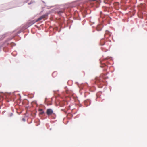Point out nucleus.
<instances>
[{
  "label": "nucleus",
  "mask_w": 147,
  "mask_h": 147,
  "mask_svg": "<svg viewBox=\"0 0 147 147\" xmlns=\"http://www.w3.org/2000/svg\"><path fill=\"white\" fill-rule=\"evenodd\" d=\"M105 15L102 18V23L98 25L97 27V30L98 31H100L103 27V24L106 25V23L109 24L110 21L111 20V18L108 14L105 13Z\"/></svg>",
  "instance_id": "f257e3e1"
},
{
  "label": "nucleus",
  "mask_w": 147,
  "mask_h": 147,
  "mask_svg": "<svg viewBox=\"0 0 147 147\" xmlns=\"http://www.w3.org/2000/svg\"><path fill=\"white\" fill-rule=\"evenodd\" d=\"M91 81H93V83L97 85L99 88H102L103 87V84L101 79L96 77L94 79H92Z\"/></svg>",
  "instance_id": "f03ea898"
},
{
  "label": "nucleus",
  "mask_w": 147,
  "mask_h": 147,
  "mask_svg": "<svg viewBox=\"0 0 147 147\" xmlns=\"http://www.w3.org/2000/svg\"><path fill=\"white\" fill-rule=\"evenodd\" d=\"M72 9H71L70 8H68L67 9L66 11H68L71 14H73V13H72L71 12V11ZM74 14V20H81V18L79 16L78 12L76 10L74 11L73 13V14Z\"/></svg>",
  "instance_id": "7ed1b4c3"
},
{
  "label": "nucleus",
  "mask_w": 147,
  "mask_h": 147,
  "mask_svg": "<svg viewBox=\"0 0 147 147\" xmlns=\"http://www.w3.org/2000/svg\"><path fill=\"white\" fill-rule=\"evenodd\" d=\"M11 2L7 3L4 4H2L0 5V7H7V6H8L9 7H10V8H9L7 9H5V10H7L8 9H9L13 8H15L16 7H18V6H14V5H15V3H11L9 4Z\"/></svg>",
  "instance_id": "20e7f679"
},
{
  "label": "nucleus",
  "mask_w": 147,
  "mask_h": 147,
  "mask_svg": "<svg viewBox=\"0 0 147 147\" xmlns=\"http://www.w3.org/2000/svg\"><path fill=\"white\" fill-rule=\"evenodd\" d=\"M38 111H39V116L41 119H44L47 118L46 112H45L42 109H40L38 110Z\"/></svg>",
  "instance_id": "39448f33"
},
{
  "label": "nucleus",
  "mask_w": 147,
  "mask_h": 147,
  "mask_svg": "<svg viewBox=\"0 0 147 147\" xmlns=\"http://www.w3.org/2000/svg\"><path fill=\"white\" fill-rule=\"evenodd\" d=\"M81 86L83 88L85 86H87L88 87H89V90L90 91L92 92H94L96 90V88L94 86H92L91 87H90L89 86L87 82H86L85 83H82L81 84Z\"/></svg>",
  "instance_id": "423d86ee"
},
{
  "label": "nucleus",
  "mask_w": 147,
  "mask_h": 147,
  "mask_svg": "<svg viewBox=\"0 0 147 147\" xmlns=\"http://www.w3.org/2000/svg\"><path fill=\"white\" fill-rule=\"evenodd\" d=\"M13 38H9L7 39L5 41V43H7V45H10V46L13 47V46H15L16 45V44L13 42H12L9 43H8V42L11 41Z\"/></svg>",
  "instance_id": "0eeeda50"
},
{
  "label": "nucleus",
  "mask_w": 147,
  "mask_h": 147,
  "mask_svg": "<svg viewBox=\"0 0 147 147\" xmlns=\"http://www.w3.org/2000/svg\"><path fill=\"white\" fill-rule=\"evenodd\" d=\"M43 18H42V17L41 16L40 17L38 18L36 20H33L31 22L28 24V26L26 27V28H28L29 27L31 26L32 25L34 24V23H35L36 22H37L38 21H40Z\"/></svg>",
  "instance_id": "6e6552de"
},
{
  "label": "nucleus",
  "mask_w": 147,
  "mask_h": 147,
  "mask_svg": "<svg viewBox=\"0 0 147 147\" xmlns=\"http://www.w3.org/2000/svg\"><path fill=\"white\" fill-rule=\"evenodd\" d=\"M29 101L26 99H24L22 102V104L23 105H25L26 106H25V108L26 109L28 110L29 107V106H27L29 104Z\"/></svg>",
  "instance_id": "1a4fd4ad"
},
{
  "label": "nucleus",
  "mask_w": 147,
  "mask_h": 147,
  "mask_svg": "<svg viewBox=\"0 0 147 147\" xmlns=\"http://www.w3.org/2000/svg\"><path fill=\"white\" fill-rule=\"evenodd\" d=\"M53 110L51 108L47 109L46 112V115H47L48 116H50L52 115L53 113Z\"/></svg>",
  "instance_id": "9d476101"
},
{
  "label": "nucleus",
  "mask_w": 147,
  "mask_h": 147,
  "mask_svg": "<svg viewBox=\"0 0 147 147\" xmlns=\"http://www.w3.org/2000/svg\"><path fill=\"white\" fill-rule=\"evenodd\" d=\"M100 67L102 68L103 69V70L104 71H106L107 70L108 67V66L107 65L106 63H101Z\"/></svg>",
  "instance_id": "9b49d317"
},
{
  "label": "nucleus",
  "mask_w": 147,
  "mask_h": 147,
  "mask_svg": "<svg viewBox=\"0 0 147 147\" xmlns=\"http://www.w3.org/2000/svg\"><path fill=\"white\" fill-rule=\"evenodd\" d=\"M91 100L90 99H87L84 101V104L86 107L89 106L91 103Z\"/></svg>",
  "instance_id": "f8f14e48"
},
{
  "label": "nucleus",
  "mask_w": 147,
  "mask_h": 147,
  "mask_svg": "<svg viewBox=\"0 0 147 147\" xmlns=\"http://www.w3.org/2000/svg\"><path fill=\"white\" fill-rule=\"evenodd\" d=\"M111 32L108 30H106L105 31V38H108L111 36Z\"/></svg>",
  "instance_id": "ddd939ff"
},
{
  "label": "nucleus",
  "mask_w": 147,
  "mask_h": 147,
  "mask_svg": "<svg viewBox=\"0 0 147 147\" xmlns=\"http://www.w3.org/2000/svg\"><path fill=\"white\" fill-rule=\"evenodd\" d=\"M57 12H58V14H59V15L61 16H62V20H63V21H64L65 20V18L63 16H62V14H63V11L61 10H59L57 11Z\"/></svg>",
  "instance_id": "4468645a"
},
{
  "label": "nucleus",
  "mask_w": 147,
  "mask_h": 147,
  "mask_svg": "<svg viewBox=\"0 0 147 147\" xmlns=\"http://www.w3.org/2000/svg\"><path fill=\"white\" fill-rule=\"evenodd\" d=\"M20 0H16L15 1H12L11 2V3L9 4H13L15 3L16 4H18L20 3Z\"/></svg>",
  "instance_id": "2eb2a0df"
},
{
  "label": "nucleus",
  "mask_w": 147,
  "mask_h": 147,
  "mask_svg": "<svg viewBox=\"0 0 147 147\" xmlns=\"http://www.w3.org/2000/svg\"><path fill=\"white\" fill-rule=\"evenodd\" d=\"M66 114L67 118L69 119H71L73 116V115L70 113H69L68 114L67 113Z\"/></svg>",
  "instance_id": "dca6fc26"
},
{
  "label": "nucleus",
  "mask_w": 147,
  "mask_h": 147,
  "mask_svg": "<svg viewBox=\"0 0 147 147\" xmlns=\"http://www.w3.org/2000/svg\"><path fill=\"white\" fill-rule=\"evenodd\" d=\"M7 34L6 33L0 36V41L3 40L7 36Z\"/></svg>",
  "instance_id": "f3484780"
},
{
  "label": "nucleus",
  "mask_w": 147,
  "mask_h": 147,
  "mask_svg": "<svg viewBox=\"0 0 147 147\" xmlns=\"http://www.w3.org/2000/svg\"><path fill=\"white\" fill-rule=\"evenodd\" d=\"M22 30H19L17 33H16L15 34V36H17L18 37L20 38L19 40L21 39V37L19 35H18V34L21 33L22 32Z\"/></svg>",
  "instance_id": "a211bd4d"
},
{
  "label": "nucleus",
  "mask_w": 147,
  "mask_h": 147,
  "mask_svg": "<svg viewBox=\"0 0 147 147\" xmlns=\"http://www.w3.org/2000/svg\"><path fill=\"white\" fill-rule=\"evenodd\" d=\"M82 13L84 18H85L86 17V15L88 14V13L85 10H84L83 11H82Z\"/></svg>",
  "instance_id": "6ab92c4d"
},
{
  "label": "nucleus",
  "mask_w": 147,
  "mask_h": 147,
  "mask_svg": "<svg viewBox=\"0 0 147 147\" xmlns=\"http://www.w3.org/2000/svg\"><path fill=\"white\" fill-rule=\"evenodd\" d=\"M105 40L103 38L100 40V45L101 46H103L105 44Z\"/></svg>",
  "instance_id": "aec40b11"
},
{
  "label": "nucleus",
  "mask_w": 147,
  "mask_h": 147,
  "mask_svg": "<svg viewBox=\"0 0 147 147\" xmlns=\"http://www.w3.org/2000/svg\"><path fill=\"white\" fill-rule=\"evenodd\" d=\"M112 59V57L108 56L104 58V61H105L106 60H111Z\"/></svg>",
  "instance_id": "412c9836"
},
{
  "label": "nucleus",
  "mask_w": 147,
  "mask_h": 147,
  "mask_svg": "<svg viewBox=\"0 0 147 147\" xmlns=\"http://www.w3.org/2000/svg\"><path fill=\"white\" fill-rule=\"evenodd\" d=\"M37 111L36 109L35 110V112L34 113H31V115H32L33 117H35L36 115V113Z\"/></svg>",
  "instance_id": "4be33fe9"
},
{
  "label": "nucleus",
  "mask_w": 147,
  "mask_h": 147,
  "mask_svg": "<svg viewBox=\"0 0 147 147\" xmlns=\"http://www.w3.org/2000/svg\"><path fill=\"white\" fill-rule=\"evenodd\" d=\"M102 92L99 91L96 94V95L97 96V97H98V98H100L101 96V94H102Z\"/></svg>",
  "instance_id": "5701e85b"
},
{
  "label": "nucleus",
  "mask_w": 147,
  "mask_h": 147,
  "mask_svg": "<svg viewBox=\"0 0 147 147\" xmlns=\"http://www.w3.org/2000/svg\"><path fill=\"white\" fill-rule=\"evenodd\" d=\"M103 9L105 11H107L108 12L109 11V9L107 7H104Z\"/></svg>",
  "instance_id": "b1692460"
},
{
  "label": "nucleus",
  "mask_w": 147,
  "mask_h": 147,
  "mask_svg": "<svg viewBox=\"0 0 147 147\" xmlns=\"http://www.w3.org/2000/svg\"><path fill=\"white\" fill-rule=\"evenodd\" d=\"M47 15L46 13L42 15L41 16L42 17L43 19H47L48 17V16H47Z\"/></svg>",
  "instance_id": "393cba45"
},
{
  "label": "nucleus",
  "mask_w": 147,
  "mask_h": 147,
  "mask_svg": "<svg viewBox=\"0 0 147 147\" xmlns=\"http://www.w3.org/2000/svg\"><path fill=\"white\" fill-rule=\"evenodd\" d=\"M53 12V11H49L47 12L46 13L47 15L48 16V15Z\"/></svg>",
  "instance_id": "a878e982"
},
{
  "label": "nucleus",
  "mask_w": 147,
  "mask_h": 147,
  "mask_svg": "<svg viewBox=\"0 0 147 147\" xmlns=\"http://www.w3.org/2000/svg\"><path fill=\"white\" fill-rule=\"evenodd\" d=\"M52 118L53 119H55V118L56 115L55 113L53 112V113L52 114Z\"/></svg>",
  "instance_id": "bb28decb"
},
{
  "label": "nucleus",
  "mask_w": 147,
  "mask_h": 147,
  "mask_svg": "<svg viewBox=\"0 0 147 147\" xmlns=\"http://www.w3.org/2000/svg\"><path fill=\"white\" fill-rule=\"evenodd\" d=\"M53 92H54V94L55 96V95H56V96H59V94L56 93V91L54 90L53 91Z\"/></svg>",
  "instance_id": "cd10ccee"
},
{
  "label": "nucleus",
  "mask_w": 147,
  "mask_h": 147,
  "mask_svg": "<svg viewBox=\"0 0 147 147\" xmlns=\"http://www.w3.org/2000/svg\"><path fill=\"white\" fill-rule=\"evenodd\" d=\"M56 72H54L52 74V76L53 77H54L56 75Z\"/></svg>",
  "instance_id": "c85d7f7f"
},
{
  "label": "nucleus",
  "mask_w": 147,
  "mask_h": 147,
  "mask_svg": "<svg viewBox=\"0 0 147 147\" xmlns=\"http://www.w3.org/2000/svg\"><path fill=\"white\" fill-rule=\"evenodd\" d=\"M34 104V105H35L36 106H38V104L37 103V102L36 101H34L32 102Z\"/></svg>",
  "instance_id": "c756f323"
},
{
  "label": "nucleus",
  "mask_w": 147,
  "mask_h": 147,
  "mask_svg": "<svg viewBox=\"0 0 147 147\" xmlns=\"http://www.w3.org/2000/svg\"><path fill=\"white\" fill-rule=\"evenodd\" d=\"M61 111L64 112L65 114H67V111H65L64 109H61Z\"/></svg>",
  "instance_id": "7c9ffc66"
},
{
  "label": "nucleus",
  "mask_w": 147,
  "mask_h": 147,
  "mask_svg": "<svg viewBox=\"0 0 147 147\" xmlns=\"http://www.w3.org/2000/svg\"><path fill=\"white\" fill-rule=\"evenodd\" d=\"M86 93H87L88 94H90V93L88 92H86L85 94V97H86Z\"/></svg>",
  "instance_id": "2f4dec72"
},
{
  "label": "nucleus",
  "mask_w": 147,
  "mask_h": 147,
  "mask_svg": "<svg viewBox=\"0 0 147 147\" xmlns=\"http://www.w3.org/2000/svg\"><path fill=\"white\" fill-rule=\"evenodd\" d=\"M33 1L32 2V1H31L30 3H28V5H31V4H32V3H33Z\"/></svg>",
  "instance_id": "473e14b6"
},
{
  "label": "nucleus",
  "mask_w": 147,
  "mask_h": 147,
  "mask_svg": "<svg viewBox=\"0 0 147 147\" xmlns=\"http://www.w3.org/2000/svg\"><path fill=\"white\" fill-rule=\"evenodd\" d=\"M91 22L90 21V24L91 25H92L93 24H94V22H92V24H91Z\"/></svg>",
  "instance_id": "72a5a7b5"
},
{
  "label": "nucleus",
  "mask_w": 147,
  "mask_h": 147,
  "mask_svg": "<svg viewBox=\"0 0 147 147\" xmlns=\"http://www.w3.org/2000/svg\"><path fill=\"white\" fill-rule=\"evenodd\" d=\"M13 115V113H11L10 115V117H11Z\"/></svg>",
  "instance_id": "f704fd0d"
},
{
  "label": "nucleus",
  "mask_w": 147,
  "mask_h": 147,
  "mask_svg": "<svg viewBox=\"0 0 147 147\" xmlns=\"http://www.w3.org/2000/svg\"><path fill=\"white\" fill-rule=\"evenodd\" d=\"M22 120L24 122H25L26 121V119L25 118H24L22 119Z\"/></svg>",
  "instance_id": "c9c22d12"
},
{
  "label": "nucleus",
  "mask_w": 147,
  "mask_h": 147,
  "mask_svg": "<svg viewBox=\"0 0 147 147\" xmlns=\"http://www.w3.org/2000/svg\"><path fill=\"white\" fill-rule=\"evenodd\" d=\"M25 116H26V117H28V112H27V113H26V114L25 115Z\"/></svg>",
  "instance_id": "e433bc0d"
},
{
  "label": "nucleus",
  "mask_w": 147,
  "mask_h": 147,
  "mask_svg": "<svg viewBox=\"0 0 147 147\" xmlns=\"http://www.w3.org/2000/svg\"><path fill=\"white\" fill-rule=\"evenodd\" d=\"M101 49L102 50V51H105V52L107 51L104 50L103 48L102 47H101Z\"/></svg>",
  "instance_id": "4c0bfd02"
},
{
  "label": "nucleus",
  "mask_w": 147,
  "mask_h": 147,
  "mask_svg": "<svg viewBox=\"0 0 147 147\" xmlns=\"http://www.w3.org/2000/svg\"><path fill=\"white\" fill-rule=\"evenodd\" d=\"M29 0H27V1H25L24 2V3H27L28 1H29Z\"/></svg>",
  "instance_id": "58836bf2"
},
{
  "label": "nucleus",
  "mask_w": 147,
  "mask_h": 147,
  "mask_svg": "<svg viewBox=\"0 0 147 147\" xmlns=\"http://www.w3.org/2000/svg\"><path fill=\"white\" fill-rule=\"evenodd\" d=\"M70 22L71 23H73V20H70Z\"/></svg>",
  "instance_id": "ea45409f"
},
{
  "label": "nucleus",
  "mask_w": 147,
  "mask_h": 147,
  "mask_svg": "<svg viewBox=\"0 0 147 147\" xmlns=\"http://www.w3.org/2000/svg\"><path fill=\"white\" fill-rule=\"evenodd\" d=\"M54 9H52L51 11H53V12L54 11Z\"/></svg>",
  "instance_id": "a19ab883"
},
{
  "label": "nucleus",
  "mask_w": 147,
  "mask_h": 147,
  "mask_svg": "<svg viewBox=\"0 0 147 147\" xmlns=\"http://www.w3.org/2000/svg\"><path fill=\"white\" fill-rule=\"evenodd\" d=\"M76 84H79V83H78V82H76Z\"/></svg>",
  "instance_id": "79ce46f5"
},
{
  "label": "nucleus",
  "mask_w": 147,
  "mask_h": 147,
  "mask_svg": "<svg viewBox=\"0 0 147 147\" xmlns=\"http://www.w3.org/2000/svg\"><path fill=\"white\" fill-rule=\"evenodd\" d=\"M61 30L60 29V30H58V32H59L61 31Z\"/></svg>",
  "instance_id": "37998d69"
},
{
  "label": "nucleus",
  "mask_w": 147,
  "mask_h": 147,
  "mask_svg": "<svg viewBox=\"0 0 147 147\" xmlns=\"http://www.w3.org/2000/svg\"><path fill=\"white\" fill-rule=\"evenodd\" d=\"M119 7L116 8V9L117 10H118L119 9Z\"/></svg>",
  "instance_id": "c03bdc74"
},
{
  "label": "nucleus",
  "mask_w": 147,
  "mask_h": 147,
  "mask_svg": "<svg viewBox=\"0 0 147 147\" xmlns=\"http://www.w3.org/2000/svg\"><path fill=\"white\" fill-rule=\"evenodd\" d=\"M105 82H106V83H107V85H107V81H105Z\"/></svg>",
  "instance_id": "a18cd8bd"
},
{
  "label": "nucleus",
  "mask_w": 147,
  "mask_h": 147,
  "mask_svg": "<svg viewBox=\"0 0 147 147\" xmlns=\"http://www.w3.org/2000/svg\"><path fill=\"white\" fill-rule=\"evenodd\" d=\"M65 89H67V86H65Z\"/></svg>",
  "instance_id": "49530a36"
},
{
  "label": "nucleus",
  "mask_w": 147,
  "mask_h": 147,
  "mask_svg": "<svg viewBox=\"0 0 147 147\" xmlns=\"http://www.w3.org/2000/svg\"><path fill=\"white\" fill-rule=\"evenodd\" d=\"M0 92L1 93L3 94V93L2 92Z\"/></svg>",
  "instance_id": "de8ad7c7"
},
{
  "label": "nucleus",
  "mask_w": 147,
  "mask_h": 147,
  "mask_svg": "<svg viewBox=\"0 0 147 147\" xmlns=\"http://www.w3.org/2000/svg\"><path fill=\"white\" fill-rule=\"evenodd\" d=\"M68 121L67 122V123H65V124H67V123H68Z\"/></svg>",
  "instance_id": "09e8293b"
},
{
  "label": "nucleus",
  "mask_w": 147,
  "mask_h": 147,
  "mask_svg": "<svg viewBox=\"0 0 147 147\" xmlns=\"http://www.w3.org/2000/svg\"><path fill=\"white\" fill-rule=\"evenodd\" d=\"M76 113H77V111L76 112H75L74 114H76Z\"/></svg>",
  "instance_id": "8fccbe9b"
},
{
  "label": "nucleus",
  "mask_w": 147,
  "mask_h": 147,
  "mask_svg": "<svg viewBox=\"0 0 147 147\" xmlns=\"http://www.w3.org/2000/svg\"><path fill=\"white\" fill-rule=\"evenodd\" d=\"M42 2H43L44 3H45V2L44 1H42Z\"/></svg>",
  "instance_id": "3c124183"
},
{
  "label": "nucleus",
  "mask_w": 147,
  "mask_h": 147,
  "mask_svg": "<svg viewBox=\"0 0 147 147\" xmlns=\"http://www.w3.org/2000/svg\"><path fill=\"white\" fill-rule=\"evenodd\" d=\"M18 113V114L19 115L20 114V113Z\"/></svg>",
  "instance_id": "603ef678"
},
{
  "label": "nucleus",
  "mask_w": 147,
  "mask_h": 147,
  "mask_svg": "<svg viewBox=\"0 0 147 147\" xmlns=\"http://www.w3.org/2000/svg\"><path fill=\"white\" fill-rule=\"evenodd\" d=\"M119 11L120 12V13H122V12L121 11Z\"/></svg>",
  "instance_id": "864d4df0"
},
{
  "label": "nucleus",
  "mask_w": 147,
  "mask_h": 147,
  "mask_svg": "<svg viewBox=\"0 0 147 147\" xmlns=\"http://www.w3.org/2000/svg\"><path fill=\"white\" fill-rule=\"evenodd\" d=\"M100 13H102V11H100Z\"/></svg>",
  "instance_id": "5fc2aeb1"
},
{
  "label": "nucleus",
  "mask_w": 147,
  "mask_h": 147,
  "mask_svg": "<svg viewBox=\"0 0 147 147\" xmlns=\"http://www.w3.org/2000/svg\"><path fill=\"white\" fill-rule=\"evenodd\" d=\"M53 7V6H51V8H52V7Z\"/></svg>",
  "instance_id": "6e6d98bb"
},
{
  "label": "nucleus",
  "mask_w": 147,
  "mask_h": 147,
  "mask_svg": "<svg viewBox=\"0 0 147 147\" xmlns=\"http://www.w3.org/2000/svg\"><path fill=\"white\" fill-rule=\"evenodd\" d=\"M70 28H71V26H70L69 27V29H70Z\"/></svg>",
  "instance_id": "4d7b16f0"
},
{
  "label": "nucleus",
  "mask_w": 147,
  "mask_h": 147,
  "mask_svg": "<svg viewBox=\"0 0 147 147\" xmlns=\"http://www.w3.org/2000/svg\"><path fill=\"white\" fill-rule=\"evenodd\" d=\"M109 41L110 42H111V41L110 40H109Z\"/></svg>",
  "instance_id": "13d9d810"
},
{
  "label": "nucleus",
  "mask_w": 147,
  "mask_h": 147,
  "mask_svg": "<svg viewBox=\"0 0 147 147\" xmlns=\"http://www.w3.org/2000/svg\"><path fill=\"white\" fill-rule=\"evenodd\" d=\"M51 129H52L51 128L50 129V130H51Z\"/></svg>",
  "instance_id": "bf43d9fd"
},
{
  "label": "nucleus",
  "mask_w": 147,
  "mask_h": 147,
  "mask_svg": "<svg viewBox=\"0 0 147 147\" xmlns=\"http://www.w3.org/2000/svg\"><path fill=\"white\" fill-rule=\"evenodd\" d=\"M69 109H70V105H69Z\"/></svg>",
  "instance_id": "052dcab7"
},
{
  "label": "nucleus",
  "mask_w": 147,
  "mask_h": 147,
  "mask_svg": "<svg viewBox=\"0 0 147 147\" xmlns=\"http://www.w3.org/2000/svg\"><path fill=\"white\" fill-rule=\"evenodd\" d=\"M18 94L20 95V94Z\"/></svg>",
  "instance_id": "680f3d73"
},
{
  "label": "nucleus",
  "mask_w": 147,
  "mask_h": 147,
  "mask_svg": "<svg viewBox=\"0 0 147 147\" xmlns=\"http://www.w3.org/2000/svg\"><path fill=\"white\" fill-rule=\"evenodd\" d=\"M110 91H111V89H110Z\"/></svg>",
  "instance_id": "e2e57ef3"
},
{
  "label": "nucleus",
  "mask_w": 147,
  "mask_h": 147,
  "mask_svg": "<svg viewBox=\"0 0 147 147\" xmlns=\"http://www.w3.org/2000/svg\"><path fill=\"white\" fill-rule=\"evenodd\" d=\"M57 91L58 92L59 91V90H57Z\"/></svg>",
  "instance_id": "0e129e2a"
},
{
  "label": "nucleus",
  "mask_w": 147,
  "mask_h": 147,
  "mask_svg": "<svg viewBox=\"0 0 147 147\" xmlns=\"http://www.w3.org/2000/svg\"><path fill=\"white\" fill-rule=\"evenodd\" d=\"M107 78H108V77H107Z\"/></svg>",
  "instance_id": "69168bd1"
},
{
  "label": "nucleus",
  "mask_w": 147,
  "mask_h": 147,
  "mask_svg": "<svg viewBox=\"0 0 147 147\" xmlns=\"http://www.w3.org/2000/svg\"><path fill=\"white\" fill-rule=\"evenodd\" d=\"M33 96L32 97V98H33Z\"/></svg>",
  "instance_id": "338daca9"
}]
</instances>
